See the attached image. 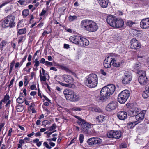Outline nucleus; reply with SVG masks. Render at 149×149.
<instances>
[{"label": "nucleus", "mask_w": 149, "mask_h": 149, "mask_svg": "<svg viewBox=\"0 0 149 149\" xmlns=\"http://www.w3.org/2000/svg\"><path fill=\"white\" fill-rule=\"evenodd\" d=\"M115 88V86L113 84L108 85L103 87L101 91L100 96L97 97L96 100L99 102L104 100L114 93Z\"/></svg>", "instance_id": "1"}, {"label": "nucleus", "mask_w": 149, "mask_h": 149, "mask_svg": "<svg viewBox=\"0 0 149 149\" xmlns=\"http://www.w3.org/2000/svg\"><path fill=\"white\" fill-rule=\"evenodd\" d=\"M81 27L84 30L89 32H94L97 31L98 27L97 24L94 21L86 19L81 22Z\"/></svg>", "instance_id": "2"}, {"label": "nucleus", "mask_w": 149, "mask_h": 149, "mask_svg": "<svg viewBox=\"0 0 149 149\" xmlns=\"http://www.w3.org/2000/svg\"><path fill=\"white\" fill-rule=\"evenodd\" d=\"M98 81L97 76L95 74H91L86 77L84 83L86 86L92 88L97 86Z\"/></svg>", "instance_id": "3"}, {"label": "nucleus", "mask_w": 149, "mask_h": 149, "mask_svg": "<svg viewBox=\"0 0 149 149\" xmlns=\"http://www.w3.org/2000/svg\"><path fill=\"white\" fill-rule=\"evenodd\" d=\"M63 94L66 99L71 101L74 102L79 100V97L72 90L66 89L63 91Z\"/></svg>", "instance_id": "4"}, {"label": "nucleus", "mask_w": 149, "mask_h": 149, "mask_svg": "<svg viewBox=\"0 0 149 149\" xmlns=\"http://www.w3.org/2000/svg\"><path fill=\"white\" fill-rule=\"evenodd\" d=\"M14 20L15 17L14 16L12 15H8L5 18L1 23V26L4 28L13 27L15 26Z\"/></svg>", "instance_id": "5"}, {"label": "nucleus", "mask_w": 149, "mask_h": 149, "mask_svg": "<svg viewBox=\"0 0 149 149\" xmlns=\"http://www.w3.org/2000/svg\"><path fill=\"white\" fill-rule=\"evenodd\" d=\"M130 96V92L128 90H125L119 93L118 97V102L121 104L125 103Z\"/></svg>", "instance_id": "6"}, {"label": "nucleus", "mask_w": 149, "mask_h": 149, "mask_svg": "<svg viewBox=\"0 0 149 149\" xmlns=\"http://www.w3.org/2000/svg\"><path fill=\"white\" fill-rule=\"evenodd\" d=\"M82 128V132L85 134H89L91 133L92 124L86 122L84 120L81 125Z\"/></svg>", "instance_id": "7"}, {"label": "nucleus", "mask_w": 149, "mask_h": 149, "mask_svg": "<svg viewBox=\"0 0 149 149\" xmlns=\"http://www.w3.org/2000/svg\"><path fill=\"white\" fill-rule=\"evenodd\" d=\"M107 135L108 137L111 139H119L122 136L120 131L111 130L107 132Z\"/></svg>", "instance_id": "8"}, {"label": "nucleus", "mask_w": 149, "mask_h": 149, "mask_svg": "<svg viewBox=\"0 0 149 149\" xmlns=\"http://www.w3.org/2000/svg\"><path fill=\"white\" fill-rule=\"evenodd\" d=\"M132 77L130 73L125 72L123 76L122 79V82L124 84H128L132 80Z\"/></svg>", "instance_id": "9"}, {"label": "nucleus", "mask_w": 149, "mask_h": 149, "mask_svg": "<svg viewBox=\"0 0 149 149\" xmlns=\"http://www.w3.org/2000/svg\"><path fill=\"white\" fill-rule=\"evenodd\" d=\"M130 43V47L132 49H138L141 47L139 42L136 39H132Z\"/></svg>", "instance_id": "10"}, {"label": "nucleus", "mask_w": 149, "mask_h": 149, "mask_svg": "<svg viewBox=\"0 0 149 149\" xmlns=\"http://www.w3.org/2000/svg\"><path fill=\"white\" fill-rule=\"evenodd\" d=\"M140 27L143 29H149V18H146L142 19L140 23Z\"/></svg>", "instance_id": "11"}, {"label": "nucleus", "mask_w": 149, "mask_h": 149, "mask_svg": "<svg viewBox=\"0 0 149 149\" xmlns=\"http://www.w3.org/2000/svg\"><path fill=\"white\" fill-rule=\"evenodd\" d=\"M116 17L114 16L109 15L107 17L106 21L107 23L110 26L114 27Z\"/></svg>", "instance_id": "12"}, {"label": "nucleus", "mask_w": 149, "mask_h": 149, "mask_svg": "<svg viewBox=\"0 0 149 149\" xmlns=\"http://www.w3.org/2000/svg\"><path fill=\"white\" fill-rule=\"evenodd\" d=\"M113 56L110 55L107 57L104 60L103 65L106 68H109L112 64Z\"/></svg>", "instance_id": "13"}, {"label": "nucleus", "mask_w": 149, "mask_h": 149, "mask_svg": "<svg viewBox=\"0 0 149 149\" xmlns=\"http://www.w3.org/2000/svg\"><path fill=\"white\" fill-rule=\"evenodd\" d=\"M118 105V103L116 101H112L107 105L106 109L107 111H112L116 109Z\"/></svg>", "instance_id": "14"}, {"label": "nucleus", "mask_w": 149, "mask_h": 149, "mask_svg": "<svg viewBox=\"0 0 149 149\" xmlns=\"http://www.w3.org/2000/svg\"><path fill=\"white\" fill-rule=\"evenodd\" d=\"M82 37L77 35L71 36L69 38L70 42L79 46Z\"/></svg>", "instance_id": "15"}, {"label": "nucleus", "mask_w": 149, "mask_h": 149, "mask_svg": "<svg viewBox=\"0 0 149 149\" xmlns=\"http://www.w3.org/2000/svg\"><path fill=\"white\" fill-rule=\"evenodd\" d=\"M146 113V110H144L139 113L138 114H136L135 116L136 121H137V122L139 123L144 118Z\"/></svg>", "instance_id": "16"}, {"label": "nucleus", "mask_w": 149, "mask_h": 149, "mask_svg": "<svg viewBox=\"0 0 149 149\" xmlns=\"http://www.w3.org/2000/svg\"><path fill=\"white\" fill-rule=\"evenodd\" d=\"M60 76L62 77L64 81L66 83H71L74 81V79L72 77L68 74L61 75Z\"/></svg>", "instance_id": "17"}, {"label": "nucleus", "mask_w": 149, "mask_h": 149, "mask_svg": "<svg viewBox=\"0 0 149 149\" xmlns=\"http://www.w3.org/2000/svg\"><path fill=\"white\" fill-rule=\"evenodd\" d=\"M139 112V109L137 108H134L131 109L128 111V115L130 116H136Z\"/></svg>", "instance_id": "18"}, {"label": "nucleus", "mask_w": 149, "mask_h": 149, "mask_svg": "<svg viewBox=\"0 0 149 149\" xmlns=\"http://www.w3.org/2000/svg\"><path fill=\"white\" fill-rule=\"evenodd\" d=\"M117 115L118 118L122 120H124L127 118V113L124 111H119L117 113Z\"/></svg>", "instance_id": "19"}, {"label": "nucleus", "mask_w": 149, "mask_h": 149, "mask_svg": "<svg viewBox=\"0 0 149 149\" xmlns=\"http://www.w3.org/2000/svg\"><path fill=\"white\" fill-rule=\"evenodd\" d=\"M124 25V22L123 20L120 18H117L116 20L114 27L121 28Z\"/></svg>", "instance_id": "20"}, {"label": "nucleus", "mask_w": 149, "mask_h": 149, "mask_svg": "<svg viewBox=\"0 0 149 149\" xmlns=\"http://www.w3.org/2000/svg\"><path fill=\"white\" fill-rule=\"evenodd\" d=\"M89 44V42L88 40L84 38L81 37L79 46L84 47L88 45Z\"/></svg>", "instance_id": "21"}, {"label": "nucleus", "mask_w": 149, "mask_h": 149, "mask_svg": "<svg viewBox=\"0 0 149 149\" xmlns=\"http://www.w3.org/2000/svg\"><path fill=\"white\" fill-rule=\"evenodd\" d=\"M138 81L140 84L142 85H144L147 84L148 81V79L146 76L144 77L139 76Z\"/></svg>", "instance_id": "22"}, {"label": "nucleus", "mask_w": 149, "mask_h": 149, "mask_svg": "<svg viewBox=\"0 0 149 149\" xmlns=\"http://www.w3.org/2000/svg\"><path fill=\"white\" fill-rule=\"evenodd\" d=\"M101 6L103 8L107 7L109 2V0H97Z\"/></svg>", "instance_id": "23"}, {"label": "nucleus", "mask_w": 149, "mask_h": 149, "mask_svg": "<svg viewBox=\"0 0 149 149\" xmlns=\"http://www.w3.org/2000/svg\"><path fill=\"white\" fill-rule=\"evenodd\" d=\"M142 96L144 98H146L149 96V83L146 86L145 91L143 93Z\"/></svg>", "instance_id": "24"}, {"label": "nucleus", "mask_w": 149, "mask_h": 149, "mask_svg": "<svg viewBox=\"0 0 149 149\" xmlns=\"http://www.w3.org/2000/svg\"><path fill=\"white\" fill-rule=\"evenodd\" d=\"M104 120V116L103 115H100L97 116L96 118V121L97 123H101Z\"/></svg>", "instance_id": "25"}, {"label": "nucleus", "mask_w": 149, "mask_h": 149, "mask_svg": "<svg viewBox=\"0 0 149 149\" xmlns=\"http://www.w3.org/2000/svg\"><path fill=\"white\" fill-rule=\"evenodd\" d=\"M57 66L59 69L64 70L65 71L68 72L70 71L68 68L66 66H65L64 64H58L57 65Z\"/></svg>", "instance_id": "26"}, {"label": "nucleus", "mask_w": 149, "mask_h": 149, "mask_svg": "<svg viewBox=\"0 0 149 149\" xmlns=\"http://www.w3.org/2000/svg\"><path fill=\"white\" fill-rule=\"evenodd\" d=\"M138 123L139 122H137V121L129 122L127 124L128 127L129 128H132Z\"/></svg>", "instance_id": "27"}, {"label": "nucleus", "mask_w": 149, "mask_h": 149, "mask_svg": "<svg viewBox=\"0 0 149 149\" xmlns=\"http://www.w3.org/2000/svg\"><path fill=\"white\" fill-rule=\"evenodd\" d=\"M58 82L61 85L66 87L73 88L75 87L74 85L71 84H65L60 81Z\"/></svg>", "instance_id": "28"}, {"label": "nucleus", "mask_w": 149, "mask_h": 149, "mask_svg": "<svg viewBox=\"0 0 149 149\" xmlns=\"http://www.w3.org/2000/svg\"><path fill=\"white\" fill-rule=\"evenodd\" d=\"M26 29L25 28L18 29L17 30V34L21 35L25 34L26 32Z\"/></svg>", "instance_id": "29"}, {"label": "nucleus", "mask_w": 149, "mask_h": 149, "mask_svg": "<svg viewBox=\"0 0 149 149\" xmlns=\"http://www.w3.org/2000/svg\"><path fill=\"white\" fill-rule=\"evenodd\" d=\"M142 67L141 63L139 62L136 63L134 66L133 68L135 70H138Z\"/></svg>", "instance_id": "30"}, {"label": "nucleus", "mask_w": 149, "mask_h": 149, "mask_svg": "<svg viewBox=\"0 0 149 149\" xmlns=\"http://www.w3.org/2000/svg\"><path fill=\"white\" fill-rule=\"evenodd\" d=\"M112 61L114 62H112V65L113 66L117 67L120 66L121 63L120 62L116 63V61L114 58H113V56Z\"/></svg>", "instance_id": "31"}, {"label": "nucleus", "mask_w": 149, "mask_h": 149, "mask_svg": "<svg viewBox=\"0 0 149 149\" xmlns=\"http://www.w3.org/2000/svg\"><path fill=\"white\" fill-rule=\"evenodd\" d=\"M29 11L28 9H25L23 10L22 12V15L23 16V17H27L29 15Z\"/></svg>", "instance_id": "32"}, {"label": "nucleus", "mask_w": 149, "mask_h": 149, "mask_svg": "<svg viewBox=\"0 0 149 149\" xmlns=\"http://www.w3.org/2000/svg\"><path fill=\"white\" fill-rule=\"evenodd\" d=\"M74 116L78 120L77 121V123L79 125H81V123L85 120L84 119L81 118L80 117L77 116L75 115Z\"/></svg>", "instance_id": "33"}, {"label": "nucleus", "mask_w": 149, "mask_h": 149, "mask_svg": "<svg viewBox=\"0 0 149 149\" xmlns=\"http://www.w3.org/2000/svg\"><path fill=\"white\" fill-rule=\"evenodd\" d=\"M40 76L41 81H45L46 80V75H42L41 70L40 71Z\"/></svg>", "instance_id": "34"}, {"label": "nucleus", "mask_w": 149, "mask_h": 149, "mask_svg": "<svg viewBox=\"0 0 149 149\" xmlns=\"http://www.w3.org/2000/svg\"><path fill=\"white\" fill-rule=\"evenodd\" d=\"M10 99V97L8 95L6 94L4 97V98L1 100L4 103H6Z\"/></svg>", "instance_id": "35"}, {"label": "nucleus", "mask_w": 149, "mask_h": 149, "mask_svg": "<svg viewBox=\"0 0 149 149\" xmlns=\"http://www.w3.org/2000/svg\"><path fill=\"white\" fill-rule=\"evenodd\" d=\"M24 109V107L22 105H18L17 106V110L18 112H21Z\"/></svg>", "instance_id": "36"}, {"label": "nucleus", "mask_w": 149, "mask_h": 149, "mask_svg": "<svg viewBox=\"0 0 149 149\" xmlns=\"http://www.w3.org/2000/svg\"><path fill=\"white\" fill-rule=\"evenodd\" d=\"M137 73L138 74L139 76L144 77V76H146L145 71L143 70H138L137 72Z\"/></svg>", "instance_id": "37"}, {"label": "nucleus", "mask_w": 149, "mask_h": 149, "mask_svg": "<svg viewBox=\"0 0 149 149\" xmlns=\"http://www.w3.org/2000/svg\"><path fill=\"white\" fill-rule=\"evenodd\" d=\"M24 101V98L22 96L19 97L17 100V102L19 104L23 103Z\"/></svg>", "instance_id": "38"}, {"label": "nucleus", "mask_w": 149, "mask_h": 149, "mask_svg": "<svg viewBox=\"0 0 149 149\" xmlns=\"http://www.w3.org/2000/svg\"><path fill=\"white\" fill-rule=\"evenodd\" d=\"M82 108L79 107H74L71 109V110L74 111H80L82 110Z\"/></svg>", "instance_id": "39"}, {"label": "nucleus", "mask_w": 149, "mask_h": 149, "mask_svg": "<svg viewBox=\"0 0 149 149\" xmlns=\"http://www.w3.org/2000/svg\"><path fill=\"white\" fill-rule=\"evenodd\" d=\"M95 145L100 144L102 142V139L98 138H95Z\"/></svg>", "instance_id": "40"}, {"label": "nucleus", "mask_w": 149, "mask_h": 149, "mask_svg": "<svg viewBox=\"0 0 149 149\" xmlns=\"http://www.w3.org/2000/svg\"><path fill=\"white\" fill-rule=\"evenodd\" d=\"M132 32L134 35L138 36V34L140 33V31L139 30L134 29L132 30Z\"/></svg>", "instance_id": "41"}, {"label": "nucleus", "mask_w": 149, "mask_h": 149, "mask_svg": "<svg viewBox=\"0 0 149 149\" xmlns=\"http://www.w3.org/2000/svg\"><path fill=\"white\" fill-rule=\"evenodd\" d=\"M56 125L54 123L52 125V126L49 127V131H52L56 128Z\"/></svg>", "instance_id": "42"}, {"label": "nucleus", "mask_w": 149, "mask_h": 149, "mask_svg": "<svg viewBox=\"0 0 149 149\" xmlns=\"http://www.w3.org/2000/svg\"><path fill=\"white\" fill-rule=\"evenodd\" d=\"M94 139V137L91 138L88 140L87 142L88 144L91 145H93V140Z\"/></svg>", "instance_id": "43"}, {"label": "nucleus", "mask_w": 149, "mask_h": 149, "mask_svg": "<svg viewBox=\"0 0 149 149\" xmlns=\"http://www.w3.org/2000/svg\"><path fill=\"white\" fill-rule=\"evenodd\" d=\"M15 60H13L11 63L10 64V72L11 71L13 68V67L14 65V64L15 63Z\"/></svg>", "instance_id": "44"}, {"label": "nucleus", "mask_w": 149, "mask_h": 149, "mask_svg": "<svg viewBox=\"0 0 149 149\" xmlns=\"http://www.w3.org/2000/svg\"><path fill=\"white\" fill-rule=\"evenodd\" d=\"M50 123L47 120H45L43 121L42 122V125L44 127H46L47 125H49Z\"/></svg>", "instance_id": "45"}, {"label": "nucleus", "mask_w": 149, "mask_h": 149, "mask_svg": "<svg viewBox=\"0 0 149 149\" xmlns=\"http://www.w3.org/2000/svg\"><path fill=\"white\" fill-rule=\"evenodd\" d=\"M84 139V135L82 134H80L79 135V140L80 141V143H82L83 141V139Z\"/></svg>", "instance_id": "46"}, {"label": "nucleus", "mask_w": 149, "mask_h": 149, "mask_svg": "<svg viewBox=\"0 0 149 149\" xmlns=\"http://www.w3.org/2000/svg\"><path fill=\"white\" fill-rule=\"evenodd\" d=\"M77 17L76 16H70L69 17V20L70 21H73L76 19Z\"/></svg>", "instance_id": "47"}, {"label": "nucleus", "mask_w": 149, "mask_h": 149, "mask_svg": "<svg viewBox=\"0 0 149 149\" xmlns=\"http://www.w3.org/2000/svg\"><path fill=\"white\" fill-rule=\"evenodd\" d=\"M135 24V22H133L132 21L129 20L127 21V25L128 26L131 27L132 26L133 24Z\"/></svg>", "instance_id": "48"}, {"label": "nucleus", "mask_w": 149, "mask_h": 149, "mask_svg": "<svg viewBox=\"0 0 149 149\" xmlns=\"http://www.w3.org/2000/svg\"><path fill=\"white\" fill-rule=\"evenodd\" d=\"M7 42L6 40H4L2 41L0 45L3 47L5 46L7 44Z\"/></svg>", "instance_id": "49"}, {"label": "nucleus", "mask_w": 149, "mask_h": 149, "mask_svg": "<svg viewBox=\"0 0 149 149\" xmlns=\"http://www.w3.org/2000/svg\"><path fill=\"white\" fill-rule=\"evenodd\" d=\"M45 65L47 67L52 66L53 65V63L52 62L46 61Z\"/></svg>", "instance_id": "50"}, {"label": "nucleus", "mask_w": 149, "mask_h": 149, "mask_svg": "<svg viewBox=\"0 0 149 149\" xmlns=\"http://www.w3.org/2000/svg\"><path fill=\"white\" fill-rule=\"evenodd\" d=\"M100 110V109L96 107H93L92 109V111H94L96 112H99Z\"/></svg>", "instance_id": "51"}, {"label": "nucleus", "mask_w": 149, "mask_h": 149, "mask_svg": "<svg viewBox=\"0 0 149 149\" xmlns=\"http://www.w3.org/2000/svg\"><path fill=\"white\" fill-rule=\"evenodd\" d=\"M43 145L45 146L46 147L47 149H50L52 148L51 146H49L46 142H45L43 143Z\"/></svg>", "instance_id": "52"}, {"label": "nucleus", "mask_w": 149, "mask_h": 149, "mask_svg": "<svg viewBox=\"0 0 149 149\" xmlns=\"http://www.w3.org/2000/svg\"><path fill=\"white\" fill-rule=\"evenodd\" d=\"M13 132V130L12 128H10V129L8 131V133L7 135L8 137H9V139L10 138L11 136V133Z\"/></svg>", "instance_id": "53"}, {"label": "nucleus", "mask_w": 149, "mask_h": 149, "mask_svg": "<svg viewBox=\"0 0 149 149\" xmlns=\"http://www.w3.org/2000/svg\"><path fill=\"white\" fill-rule=\"evenodd\" d=\"M30 89L31 90H36L37 88L36 84H33L30 86Z\"/></svg>", "instance_id": "54"}, {"label": "nucleus", "mask_w": 149, "mask_h": 149, "mask_svg": "<svg viewBox=\"0 0 149 149\" xmlns=\"http://www.w3.org/2000/svg\"><path fill=\"white\" fill-rule=\"evenodd\" d=\"M33 63L34 64V66L35 67H37L39 66L40 62L38 61H33Z\"/></svg>", "instance_id": "55"}, {"label": "nucleus", "mask_w": 149, "mask_h": 149, "mask_svg": "<svg viewBox=\"0 0 149 149\" xmlns=\"http://www.w3.org/2000/svg\"><path fill=\"white\" fill-rule=\"evenodd\" d=\"M9 2V1H6L4 2L3 3L1 4L0 5V8H2V7L3 6L6 5Z\"/></svg>", "instance_id": "56"}, {"label": "nucleus", "mask_w": 149, "mask_h": 149, "mask_svg": "<svg viewBox=\"0 0 149 149\" xmlns=\"http://www.w3.org/2000/svg\"><path fill=\"white\" fill-rule=\"evenodd\" d=\"M47 11L43 9L40 14V16H42L44 15L46 13Z\"/></svg>", "instance_id": "57"}, {"label": "nucleus", "mask_w": 149, "mask_h": 149, "mask_svg": "<svg viewBox=\"0 0 149 149\" xmlns=\"http://www.w3.org/2000/svg\"><path fill=\"white\" fill-rule=\"evenodd\" d=\"M18 2L21 5H24L25 3L24 0H19Z\"/></svg>", "instance_id": "58"}, {"label": "nucleus", "mask_w": 149, "mask_h": 149, "mask_svg": "<svg viewBox=\"0 0 149 149\" xmlns=\"http://www.w3.org/2000/svg\"><path fill=\"white\" fill-rule=\"evenodd\" d=\"M24 86H26V85H27L28 84V79L26 77H25L24 78Z\"/></svg>", "instance_id": "59"}, {"label": "nucleus", "mask_w": 149, "mask_h": 149, "mask_svg": "<svg viewBox=\"0 0 149 149\" xmlns=\"http://www.w3.org/2000/svg\"><path fill=\"white\" fill-rule=\"evenodd\" d=\"M46 61H45V59L44 58H42L40 61V62L42 64H44L46 63Z\"/></svg>", "instance_id": "60"}, {"label": "nucleus", "mask_w": 149, "mask_h": 149, "mask_svg": "<svg viewBox=\"0 0 149 149\" xmlns=\"http://www.w3.org/2000/svg\"><path fill=\"white\" fill-rule=\"evenodd\" d=\"M120 148H126L127 147V145L125 143H122L120 145Z\"/></svg>", "instance_id": "61"}, {"label": "nucleus", "mask_w": 149, "mask_h": 149, "mask_svg": "<svg viewBox=\"0 0 149 149\" xmlns=\"http://www.w3.org/2000/svg\"><path fill=\"white\" fill-rule=\"evenodd\" d=\"M43 23L41 22L37 26V28H41L43 25Z\"/></svg>", "instance_id": "62"}, {"label": "nucleus", "mask_w": 149, "mask_h": 149, "mask_svg": "<svg viewBox=\"0 0 149 149\" xmlns=\"http://www.w3.org/2000/svg\"><path fill=\"white\" fill-rule=\"evenodd\" d=\"M41 136V134L39 132H38L36 133L35 134V136L37 137L38 136Z\"/></svg>", "instance_id": "63"}, {"label": "nucleus", "mask_w": 149, "mask_h": 149, "mask_svg": "<svg viewBox=\"0 0 149 149\" xmlns=\"http://www.w3.org/2000/svg\"><path fill=\"white\" fill-rule=\"evenodd\" d=\"M19 67H20L19 62H16L15 65V68H17Z\"/></svg>", "instance_id": "64"}]
</instances>
